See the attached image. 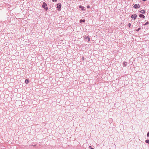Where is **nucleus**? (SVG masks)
Wrapping results in <instances>:
<instances>
[{
  "label": "nucleus",
  "instance_id": "f257e3e1",
  "mask_svg": "<svg viewBox=\"0 0 149 149\" xmlns=\"http://www.w3.org/2000/svg\"><path fill=\"white\" fill-rule=\"evenodd\" d=\"M137 17V15L136 14H134L131 16V17L132 19L134 20L136 19Z\"/></svg>",
  "mask_w": 149,
  "mask_h": 149
},
{
  "label": "nucleus",
  "instance_id": "f03ea898",
  "mask_svg": "<svg viewBox=\"0 0 149 149\" xmlns=\"http://www.w3.org/2000/svg\"><path fill=\"white\" fill-rule=\"evenodd\" d=\"M61 3H59L57 5V8L58 9V10H60L61 9Z\"/></svg>",
  "mask_w": 149,
  "mask_h": 149
},
{
  "label": "nucleus",
  "instance_id": "7ed1b4c3",
  "mask_svg": "<svg viewBox=\"0 0 149 149\" xmlns=\"http://www.w3.org/2000/svg\"><path fill=\"white\" fill-rule=\"evenodd\" d=\"M140 6L139 4H135L134 6L133 7L135 9H137V8H139L140 7Z\"/></svg>",
  "mask_w": 149,
  "mask_h": 149
},
{
  "label": "nucleus",
  "instance_id": "20e7f679",
  "mask_svg": "<svg viewBox=\"0 0 149 149\" xmlns=\"http://www.w3.org/2000/svg\"><path fill=\"white\" fill-rule=\"evenodd\" d=\"M47 5L46 3L45 2H43V4L42 6V7L44 8L45 6Z\"/></svg>",
  "mask_w": 149,
  "mask_h": 149
},
{
  "label": "nucleus",
  "instance_id": "39448f33",
  "mask_svg": "<svg viewBox=\"0 0 149 149\" xmlns=\"http://www.w3.org/2000/svg\"><path fill=\"white\" fill-rule=\"evenodd\" d=\"M140 12L142 14H145L146 13V12L144 10H142L140 11Z\"/></svg>",
  "mask_w": 149,
  "mask_h": 149
},
{
  "label": "nucleus",
  "instance_id": "423d86ee",
  "mask_svg": "<svg viewBox=\"0 0 149 149\" xmlns=\"http://www.w3.org/2000/svg\"><path fill=\"white\" fill-rule=\"evenodd\" d=\"M139 16L140 17H141V18H145V16L142 14H140L139 15Z\"/></svg>",
  "mask_w": 149,
  "mask_h": 149
},
{
  "label": "nucleus",
  "instance_id": "0eeeda50",
  "mask_svg": "<svg viewBox=\"0 0 149 149\" xmlns=\"http://www.w3.org/2000/svg\"><path fill=\"white\" fill-rule=\"evenodd\" d=\"M25 82L26 84H28L29 82V79H26L25 80Z\"/></svg>",
  "mask_w": 149,
  "mask_h": 149
},
{
  "label": "nucleus",
  "instance_id": "6e6552de",
  "mask_svg": "<svg viewBox=\"0 0 149 149\" xmlns=\"http://www.w3.org/2000/svg\"><path fill=\"white\" fill-rule=\"evenodd\" d=\"M149 24V22L147 21V22L146 23L143 24V26H146V25H148Z\"/></svg>",
  "mask_w": 149,
  "mask_h": 149
},
{
  "label": "nucleus",
  "instance_id": "1a4fd4ad",
  "mask_svg": "<svg viewBox=\"0 0 149 149\" xmlns=\"http://www.w3.org/2000/svg\"><path fill=\"white\" fill-rule=\"evenodd\" d=\"M127 63L126 62H124L123 65L125 66H126L127 65Z\"/></svg>",
  "mask_w": 149,
  "mask_h": 149
},
{
  "label": "nucleus",
  "instance_id": "9d476101",
  "mask_svg": "<svg viewBox=\"0 0 149 149\" xmlns=\"http://www.w3.org/2000/svg\"><path fill=\"white\" fill-rule=\"evenodd\" d=\"M145 142L146 143H148L149 144V139L146 140Z\"/></svg>",
  "mask_w": 149,
  "mask_h": 149
},
{
  "label": "nucleus",
  "instance_id": "9b49d317",
  "mask_svg": "<svg viewBox=\"0 0 149 149\" xmlns=\"http://www.w3.org/2000/svg\"><path fill=\"white\" fill-rule=\"evenodd\" d=\"M85 22V21L84 20L82 19H81L80 20V22L81 23L82 22Z\"/></svg>",
  "mask_w": 149,
  "mask_h": 149
},
{
  "label": "nucleus",
  "instance_id": "f8f14e48",
  "mask_svg": "<svg viewBox=\"0 0 149 149\" xmlns=\"http://www.w3.org/2000/svg\"><path fill=\"white\" fill-rule=\"evenodd\" d=\"M86 39L88 40V41H89L90 40V38L88 37V36L86 37Z\"/></svg>",
  "mask_w": 149,
  "mask_h": 149
},
{
  "label": "nucleus",
  "instance_id": "ddd939ff",
  "mask_svg": "<svg viewBox=\"0 0 149 149\" xmlns=\"http://www.w3.org/2000/svg\"><path fill=\"white\" fill-rule=\"evenodd\" d=\"M140 29H141V28H139L138 29H136V30H135V31H139L140 30Z\"/></svg>",
  "mask_w": 149,
  "mask_h": 149
},
{
  "label": "nucleus",
  "instance_id": "4468645a",
  "mask_svg": "<svg viewBox=\"0 0 149 149\" xmlns=\"http://www.w3.org/2000/svg\"><path fill=\"white\" fill-rule=\"evenodd\" d=\"M44 8L45 10H47L48 9V8L47 7H45Z\"/></svg>",
  "mask_w": 149,
  "mask_h": 149
},
{
  "label": "nucleus",
  "instance_id": "2eb2a0df",
  "mask_svg": "<svg viewBox=\"0 0 149 149\" xmlns=\"http://www.w3.org/2000/svg\"><path fill=\"white\" fill-rule=\"evenodd\" d=\"M131 25V24L130 23H129V24L128 25V26L129 27H130Z\"/></svg>",
  "mask_w": 149,
  "mask_h": 149
},
{
  "label": "nucleus",
  "instance_id": "dca6fc26",
  "mask_svg": "<svg viewBox=\"0 0 149 149\" xmlns=\"http://www.w3.org/2000/svg\"><path fill=\"white\" fill-rule=\"evenodd\" d=\"M147 136L148 137H149V131L148 132L147 134Z\"/></svg>",
  "mask_w": 149,
  "mask_h": 149
},
{
  "label": "nucleus",
  "instance_id": "f3484780",
  "mask_svg": "<svg viewBox=\"0 0 149 149\" xmlns=\"http://www.w3.org/2000/svg\"><path fill=\"white\" fill-rule=\"evenodd\" d=\"M81 10H84V7H83L82 8Z\"/></svg>",
  "mask_w": 149,
  "mask_h": 149
},
{
  "label": "nucleus",
  "instance_id": "a211bd4d",
  "mask_svg": "<svg viewBox=\"0 0 149 149\" xmlns=\"http://www.w3.org/2000/svg\"><path fill=\"white\" fill-rule=\"evenodd\" d=\"M57 0H52V1L53 2H54V1L56 2V1H57Z\"/></svg>",
  "mask_w": 149,
  "mask_h": 149
},
{
  "label": "nucleus",
  "instance_id": "6ab92c4d",
  "mask_svg": "<svg viewBox=\"0 0 149 149\" xmlns=\"http://www.w3.org/2000/svg\"><path fill=\"white\" fill-rule=\"evenodd\" d=\"M82 7H83L81 5H80L79 6V8H82Z\"/></svg>",
  "mask_w": 149,
  "mask_h": 149
},
{
  "label": "nucleus",
  "instance_id": "aec40b11",
  "mask_svg": "<svg viewBox=\"0 0 149 149\" xmlns=\"http://www.w3.org/2000/svg\"><path fill=\"white\" fill-rule=\"evenodd\" d=\"M87 8H90V6H87Z\"/></svg>",
  "mask_w": 149,
  "mask_h": 149
},
{
  "label": "nucleus",
  "instance_id": "412c9836",
  "mask_svg": "<svg viewBox=\"0 0 149 149\" xmlns=\"http://www.w3.org/2000/svg\"><path fill=\"white\" fill-rule=\"evenodd\" d=\"M89 148H91H91H92V146H89Z\"/></svg>",
  "mask_w": 149,
  "mask_h": 149
},
{
  "label": "nucleus",
  "instance_id": "4be33fe9",
  "mask_svg": "<svg viewBox=\"0 0 149 149\" xmlns=\"http://www.w3.org/2000/svg\"><path fill=\"white\" fill-rule=\"evenodd\" d=\"M143 1H146L147 0H142Z\"/></svg>",
  "mask_w": 149,
  "mask_h": 149
},
{
  "label": "nucleus",
  "instance_id": "5701e85b",
  "mask_svg": "<svg viewBox=\"0 0 149 149\" xmlns=\"http://www.w3.org/2000/svg\"><path fill=\"white\" fill-rule=\"evenodd\" d=\"M91 149H94L93 148H92Z\"/></svg>",
  "mask_w": 149,
  "mask_h": 149
},
{
  "label": "nucleus",
  "instance_id": "b1692460",
  "mask_svg": "<svg viewBox=\"0 0 149 149\" xmlns=\"http://www.w3.org/2000/svg\"><path fill=\"white\" fill-rule=\"evenodd\" d=\"M83 59H84V57H83Z\"/></svg>",
  "mask_w": 149,
  "mask_h": 149
},
{
  "label": "nucleus",
  "instance_id": "393cba45",
  "mask_svg": "<svg viewBox=\"0 0 149 149\" xmlns=\"http://www.w3.org/2000/svg\"><path fill=\"white\" fill-rule=\"evenodd\" d=\"M125 0H123V1H124Z\"/></svg>",
  "mask_w": 149,
  "mask_h": 149
}]
</instances>
